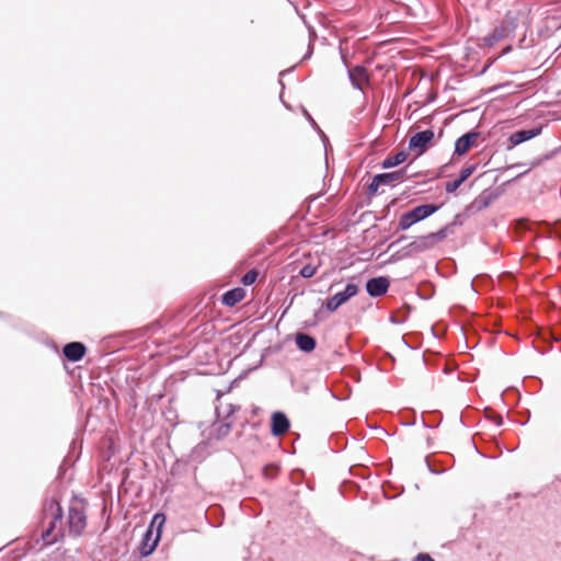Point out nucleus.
<instances>
[{"mask_svg": "<svg viewBox=\"0 0 561 561\" xmlns=\"http://www.w3.org/2000/svg\"><path fill=\"white\" fill-rule=\"evenodd\" d=\"M89 503L77 495H73L68 505V516L64 523V510L60 505V496L55 493L46 497L39 515L38 526H87V513Z\"/></svg>", "mask_w": 561, "mask_h": 561, "instance_id": "nucleus-1", "label": "nucleus"}, {"mask_svg": "<svg viewBox=\"0 0 561 561\" xmlns=\"http://www.w3.org/2000/svg\"><path fill=\"white\" fill-rule=\"evenodd\" d=\"M450 226H444L436 232L415 237L411 242L396 251L389 262H398L433 249L437 243L447 238Z\"/></svg>", "mask_w": 561, "mask_h": 561, "instance_id": "nucleus-2", "label": "nucleus"}, {"mask_svg": "<svg viewBox=\"0 0 561 561\" xmlns=\"http://www.w3.org/2000/svg\"><path fill=\"white\" fill-rule=\"evenodd\" d=\"M439 208V205L431 203L419 205L409 211L403 213L399 218L396 232L410 229L413 225L434 215Z\"/></svg>", "mask_w": 561, "mask_h": 561, "instance_id": "nucleus-3", "label": "nucleus"}, {"mask_svg": "<svg viewBox=\"0 0 561 561\" xmlns=\"http://www.w3.org/2000/svg\"><path fill=\"white\" fill-rule=\"evenodd\" d=\"M517 27V19L507 13L501 25L495 26L491 33L483 37V43L488 47L494 46L496 43L513 33Z\"/></svg>", "mask_w": 561, "mask_h": 561, "instance_id": "nucleus-4", "label": "nucleus"}, {"mask_svg": "<svg viewBox=\"0 0 561 561\" xmlns=\"http://www.w3.org/2000/svg\"><path fill=\"white\" fill-rule=\"evenodd\" d=\"M162 528H146L139 542V553L142 558L150 556L161 539Z\"/></svg>", "mask_w": 561, "mask_h": 561, "instance_id": "nucleus-5", "label": "nucleus"}, {"mask_svg": "<svg viewBox=\"0 0 561 561\" xmlns=\"http://www.w3.org/2000/svg\"><path fill=\"white\" fill-rule=\"evenodd\" d=\"M358 286L354 283H348L344 290L334 294L325 302V308L330 312L336 311L341 306L346 304L352 297L357 295Z\"/></svg>", "mask_w": 561, "mask_h": 561, "instance_id": "nucleus-6", "label": "nucleus"}, {"mask_svg": "<svg viewBox=\"0 0 561 561\" xmlns=\"http://www.w3.org/2000/svg\"><path fill=\"white\" fill-rule=\"evenodd\" d=\"M502 194L499 187H489L483 190L470 204L469 208L474 211H481L488 208L494 201H496Z\"/></svg>", "mask_w": 561, "mask_h": 561, "instance_id": "nucleus-7", "label": "nucleus"}, {"mask_svg": "<svg viewBox=\"0 0 561 561\" xmlns=\"http://www.w3.org/2000/svg\"><path fill=\"white\" fill-rule=\"evenodd\" d=\"M542 133V125L535 126L529 129H519L512 133L507 139L506 149L512 150L514 147L524 144Z\"/></svg>", "mask_w": 561, "mask_h": 561, "instance_id": "nucleus-8", "label": "nucleus"}, {"mask_svg": "<svg viewBox=\"0 0 561 561\" xmlns=\"http://www.w3.org/2000/svg\"><path fill=\"white\" fill-rule=\"evenodd\" d=\"M435 134L432 129H425L415 133L409 140L410 150H419V154H423L430 148Z\"/></svg>", "mask_w": 561, "mask_h": 561, "instance_id": "nucleus-9", "label": "nucleus"}, {"mask_svg": "<svg viewBox=\"0 0 561 561\" xmlns=\"http://www.w3.org/2000/svg\"><path fill=\"white\" fill-rule=\"evenodd\" d=\"M342 59L345 67L347 68V76L352 87L363 92V83L369 82V73L366 67L356 65L355 67L350 68L344 56H342Z\"/></svg>", "mask_w": 561, "mask_h": 561, "instance_id": "nucleus-10", "label": "nucleus"}, {"mask_svg": "<svg viewBox=\"0 0 561 561\" xmlns=\"http://www.w3.org/2000/svg\"><path fill=\"white\" fill-rule=\"evenodd\" d=\"M366 291L373 298H378L387 294L390 287V279L387 276L371 277L366 282Z\"/></svg>", "mask_w": 561, "mask_h": 561, "instance_id": "nucleus-11", "label": "nucleus"}, {"mask_svg": "<svg viewBox=\"0 0 561 561\" xmlns=\"http://www.w3.org/2000/svg\"><path fill=\"white\" fill-rule=\"evenodd\" d=\"M290 428L288 416L282 411H275L271 416L270 432L273 436H283Z\"/></svg>", "mask_w": 561, "mask_h": 561, "instance_id": "nucleus-12", "label": "nucleus"}, {"mask_svg": "<svg viewBox=\"0 0 561 561\" xmlns=\"http://www.w3.org/2000/svg\"><path fill=\"white\" fill-rule=\"evenodd\" d=\"M480 133L477 130H470L463 135H461L455 141L454 154L463 156L466 154L473 146Z\"/></svg>", "mask_w": 561, "mask_h": 561, "instance_id": "nucleus-13", "label": "nucleus"}, {"mask_svg": "<svg viewBox=\"0 0 561 561\" xmlns=\"http://www.w3.org/2000/svg\"><path fill=\"white\" fill-rule=\"evenodd\" d=\"M87 353V346L82 342H69L62 347L64 357L72 363L81 360Z\"/></svg>", "mask_w": 561, "mask_h": 561, "instance_id": "nucleus-14", "label": "nucleus"}, {"mask_svg": "<svg viewBox=\"0 0 561 561\" xmlns=\"http://www.w3.org/2000/svg\"><path fill=\"white\" fill-rule=\"evenodd\" d=\"M295 343L299 351L304 353H311L317 347V340L307 333L297 332L295 334Z\"/></svg>", "mask_w": 561, "mask_h": 561, "instance_id": "nucleus-15", "label": "nucleus"}, {"mask_svg": "<svg viewBox=\"0 0 561 561\" xmlns=\"http://www.w3.org/2000/svg\"><path fill=\"white\" fill-rule=\"evenodd\" d=\"M245 296V290L241 287H234L227 290L221 296V304L227 307H233L240 302Z\"/></svg>", "mask_w": 561, "mask_h": 561, "instance_id": "nucleus-16", "label": "nucleus"}, {"mask_svg": "<svg viewBox=\"0 0 561 561\" xmlns=\"http://www.w3.org/2000/svg\"><path fill=\"white\" fill-rule=\"evenodd\" d=\"M62 528H45L41 534V540L43 541V547L51 546L56 543L59 538L64 536L61 533Z\"/></svg>", "mask_w": 561, "mask_h": 561, "instance_id": "nucleus-17", "label": "nucleus"}, {"mask_svg": "<svg viewBox=\"0 0 561 561\" xmlns=\"http://www.w3.org/2000/svg\"><path fill=\"white\" fill-rule=\"evenodd\" d=\"M408 159V152L405 150H401L393 156H388L381 162L382 169H391L401 163H403Z\"/></svg>", "mask_w": 561, "mask_h": 561, "instance_id": "nucleus-18", "label": "nucleus"}, {"mask_svg": "<svg viewBox=\"0 0 561 561\" xmlns=\"http://www.w3.org/2000/svg\"><path fill=\"white\" fill-rule=\"evenodd\" d=\"M231 422H228V420L217 419V421L213 424L214 431L216 433V438L222 439L231 431Z\"/></svg>", "mask_w": 561, "mask_h": 561, "instance_id": "nucleus-19", "label": "nucleus"}, {"mask_svg": "<svg viewBox=\"0 0 561 561\" xmlns=\"http://www.w3.org/2000/svg\"><path fill=\"white\" fill-rule=\"evenodd\" d=\"M161 328L159 322H153L149 325L136 329L134 331L127 332L128 335H130L131 340H140L146 337L148 332H156V330H159Z\"/></svg>", "mask_w": 561, "mask_h": 561, "instance_id": "nucleus-20", "label": "nucleus"}, {"mask_svg": "<svg viewBox=\"0 0 561 561\" xmlns=\"http://www.w3.org/2000/svg\"><path fill=\"white\" fill-rule=\"evenodd\" d=\"M238 410H240L239 405L228 403V404H220V405L216 407L215 412H216L217 419L228 420Z\"/></svg>", "mask_w": 561, "mask_h": 561, "instance_id": "nucleus-21", "label": "nucleus"}, {"mask_svg": "<svg viewBox=\"0 0 561 561\" xmlns=\"http://www.w3.org/2000/svg\"><path fill=\"white\" fill-rule=\"evenodd\" d=\"M405 169H400L397 171L378 173V180L381 181L383 185H388L394 181L401 180L405 175Z\"/></svg>", "mask_w": 561, "mask_h": 561, "instance_id": "nucleus-22", "label": "nucleus"}, {"mask_svg": "<svg viewBox=\"0 0 561 561\" xmlns=\"http://www.w3.org/2000/svg\"><path fill=\"white\" fill-rule=\"evenodd\" d=\"M404 491L403 486H397L391 482H385L382 484V493L387 499H396Z\"/></svg>", "mask_w": 561, "mask_h": 561, "instance_id": "nucleus-23", "label": "nucleus"}, {"mask_svg": "<svg viewBox=\"0 0 561 561\" xmlns=\"http://www.w3.org/2000/svg\"><path fill=\"white\" fill-rule=\"evenodd\" d=\"M259 276V271L256 268L249 270L243 276L241 277V283L244 286H250L255 283Z\"/></svg>", "mask_w": 561, "mask_h": 561, "instance_id": "nucleus-24", "label": "nucleus"}, {"mask_svg": "<svg viewBox=\"0 0 561 561\" xmlns=\"http://www.w3.org/2000/svg\"><path fill=\"white\" fill-rule=\"evenodd\" d=\"M378 174L373 176L371 182L367 186L366 194L368 197H373L378 193V188L380 185H383L380 180H378Z\"/></svg>", "mask_w": 561, "mask_h": 561, "instance_id": "nucleus-25", "label": "nucleus"}, {"mask_svg": "<svg viewBox=\"0 0 561 561\" xmlns=\"http://www.w3.org/2000/svg\"><path fill=\"white\" fill-rule=\"evenodd\" d=\"M278 466L275 465V463H268V465H265L263 467V477L265 479H274V477L277 474L278 472Z\"/></svg>", "mask_w": 561, "mask_h": 561, "instance_id": "nucleus-26", "label": "nucleus"}, {"mask_svg": "<svg viewBox=\"0 0 561 561\" xmlns=\"http://www.w3.org/2000/svg\"><path fill=\"white\" fill-rule=\"evenodd\" d=\"M477 167L476 164L467 165L465 167L459 175L457 176L462 183H465L476 171Z\"/></svg>", "mask_w": 561, "mask_h": 561, "instance_id": "nucleus-27", "label": "nucleus"}, {"mask_svg": "<svg viewBox=\"0 0 561 561\" xmlns=\"http://www.w3.org/2000/svg\"><path fill=\"white\" fill-rule=\"evenodd\" d=\"M317 266L314 265H311V264H306L305 266H302L299 271V275L302 277V278H310L312 277L316 273H317Z\"/></svg>", "mask_w": 561, "mask_h": 561, "instance_id": "nucleus-28", "label": "nucleus"}, {"mask_svg": "<svg viewBox=\"0 0 561 561\" xmlns=\"http://www.w3.org/2000/svg\"><path fill=\"white\" fill-rule=\"evenodd\" d=\"M485 416L486 419L493 421L496 424V426L503 425V417L500 414L495 413L493 410L486 409Z\"/></svg>", "mask_w": 561, "mask_h": 561, "instance_id": "nucleus-29", "label": "nucleus"}, {"mask_svg": "<svg viewBox=\"0 0 561 561\" xmlns=\"http://www.w3.org/2000/svg\"><path fill=\"white\" fill-rule=\"evenodd\" d=\"M425 463L427 466L428 471L433 474H442L446 471L445 468H438V465L433 463L428 456L425 457Z\"/></svg>", "mask_w": 561, "mask_h": 561, "instance_id": "nucleus-30", "label": "nucleus"}, {"mask_svg": "<svg viewBox=\"0 0 561 561\" xmlns=\"http://www.w3.org/2000/svg\"><path fill=\"white\" fill-rule=\"evenodd\" d=\"M461 184H463V183L457 178L454 181H449L446 183L445 191L448 194H453L460 187Z\"/></svg>", "mask_w": 561, "mask_h": 561, "instance_id": "nucleus-31", "label": "nucleus"}, {"mask_svg": "<svg viewBox=\"0 0 561 561\" xmlns=\"http://www.w3.org/2000/svg\"><path fill=\"white\" fill-rule=\"evenodd\" d=\"M165 515L163 513H156L148 526H164L165 524Z\"/></svg>", "mask_w": 561, "mask_h": 561, "instance_id": "nucleus-32", "label": "nucleus"}, {"mask_svg": "<svg viewBox=\"0 0 561 561\" xmlns=\"http://www.w3.org/2000/svg\"><path fill=\"white\" fill-rule=\"evenodd\" d=\"M304 115L306 116V118L310 123L311 127L313 129H316L318 133H320L323 139H327V136L324 135V133L320 129V127L318 126V124L316 123L313 117L309 114V112L306 108H304Z\"/></svg>", "mask_w": 561, "mask_h": 561, "instance_id": "nucleus-33", "label": "nucleus"}, {"mask_svg": "<svg viewBox=\"0 0 561 561\" xmlns=\"http://www.w3.org/2000/svg\"><path fill=\"white\" fill-rule=\"evenodd\" d=\"M542 160H543L542 158H538V159L531 161L529 164V168L526 171L519 173L516 178H522V176L526 175L531 169L538 167L542 162Z\"/></svg>", "mask_w": 561, "mask_h": 561, "instance_id": "nucleus-34", "label": "nucleus"}, {"mask_svg": "<svg viewBox=\"0 0 561 561\" xmlns=\"http://www.w3.org/2000/svg\"><path fill=\"white\" fill-rule=\"evenodd\" d=\"M462 225V219H461V215L460 214H457L453 220L451 224H448L447 226H450V229L448 231V234L449 233H453L454 232V227L455 226H460Z\"/></svg>", "mask_w": 561, "mask_h": 561, "instance_id": "nucleus-35", "label": "nucleus"}, {"mask_svg": "<svg viewBox=\"0 0 561 561\" xmlns=\"http://www.w3.org/2000/svg\"><path fill=\"white\" fill-rule=\"evenodd\" d=\"M412 561H435L428 553L420 552L417 553Z\"/></svg>", "mask_w": 561, "mask_h": 561, "instance_id": "nucleus-36", "label": "nucleus"}, {"mask_svg": "<svg viewBox=\"0 0 561 561\" xmlns=\"http://www.w3.org/2000/svg\"><path fill=\"white\" fill-rule=\"evenodd\" d=\"M390 321L394 324H400V323H403L405 321V318H402V319H398L394 314H391L390 316Z\"/></svg>", "mask_w": 561, "mask_h": 561, "instance_id": "nucleus-37", "label": "nucleus"}, {"mask_svg": "<svg viewBox=\"0 0 561 561\" xmlns=\"http://www.w3.org/2000/svg\"><path fill=\"white\" fill-rule=\"evenodd\" d=\"M311 55H312V44H309V46H308V51L306 53V55L302 57V59H301V60H307V59H309V58L311 57Z\"/></svg>", "mask_w": 561, "mask_h": 561, "instance_id": "nucleus-38", "label": "nucleus"}, {"mask_svg": "<svg viewBox=\"0 0 561 561\" xmlns=\"http://www.w3.org/2000/svg\"><path fill=\"white\" fill-rule=\"evenodd\" d=\"M408 239V236L401 234L397 240H394V243H401L404 242V240Z\"/></svg>", "mask_w": 561, "mask_h": 561, "instance_id": "nucleus-39", "label": "nucleus"}, {"mask_svg": "<svg viewBox=\"0 0 561 561\" xmlns=\"http://www.w3.org/2000/svg\"><path fill=\"white\" fill-rule=\"evenodd\" d=\"M423 424H424V426H425V427H427V428H434V427H436V426H437V424H428V423L425 421V419H424V417H423Z\"/></svg>", "mask_w": 561, "mask_h": 561, "instance_id": "nucleus-40", "label": "nucleus"}, {"mask_svg": "<svg viewBox=\"0 0 561 561\" xmlns=\"http://www.w3.org/2000/svg\"><path fill=\"white\" fill-rule=\"evenodd\" d=\"M355 470H364V468H362L359 466H355V467H351V469H350L352 474H355Z\"/></svg>", "mask_w": 561, "mask_h": 561, "instance_id": "nucleus-41", "label": "nucleus"}, {"mask_svg": "<svg viewBox=\"0 0 561 561\" xmlns=\"http://www.w3.org/2000/svg\"><path fill=\"white\" fill-rule=\"evenodd\" d=\"M320 313H321V310H317V311L314 312V318H316V320H314V322H313V323H311L310 325H314V324L319 321L318 317H319V314H320Z\"/></svg>", "mask_w": 561, "mask_h": 561, "instance_id": "nucleus-42", "label": "nucleus"}, {"mask_svg": "<svg viewBox=\"0 0 561 561\" xmlns=\"http://www.w3.org/2000/svg\"><path fill=\"white\" fill-rule=\"evenodd\" d=\"M472 445L477 451V454H479L480 456L484 457V455L478 449V447L476 446L474 442H472Z\"/></svg>", "mask_w": 561, "mask_h": 561, "instance_id": "nucleus-43", "label": "nucleus"}, {"mask_svg": "<svg viewBox=\"0 0 561 561\" xmlns=\"http://www.w3.org/2000/svg\"><path fill=\"white\" fill-rule=\"evenodd\" d=\"M399 243H394V241H392L389 245H388V250H391L393 247H398Z\"/></svg>", "mask_w": 561, "mask_h": 561, "instance_id": "nucleus-44", "label": "nucleus"}, {"mask_svg": "<svg viewBox=\"0 0 561 561\" xmlns=\"http://www.w3.org/2000/svg\"><path fill=\"white\" fill-rule=\"evenodd\" d=\"M520 165H523V163H514V164L510 165L508 168H517V167H520Z\"/></svg>", "mask_w": 561, "mask_h": 561, "instance_id": "nucleus-45", "label": "nucleus"}, {"mask_svg": "<svg viewBox=\"0 0 561 561\" xmlns=\"http://www.w3.org/2000/svg\"><path fill=\"white\" fill-rule=\"evenodd\" d=\"M432 294H433V293H430V294H427V295H425V294H421V296H422L423 298H426V299H427V298H430V297L432 296Z\"/></svg>", "mask_w": 561, "mask_h": 561, "instance_id": "nucleus-46", "label": "nucleus"}, {"mask_svg": "<svg viewBox=\"0 0 561 561\" xmlns=\"http://www.w3.org/2000/svg\"><path fill=\"white\" fill-rule=\"evenodd\" d=\"M75 529H76L75 535H76V536H80V535H81L80 528H75Z\"/></svg>", "mask_w": 561, "mask_h": 561, "instance_id": "nucleus-47", "label": "nucleus"}, {"mask_svg": "<svg viewBox=\"0 0 561 561\" xmlns=\"http://www.w3.org/2000/svg\"><path fill=\"white\" fill-rule=\"evenodd\" d=\"M291 71V69H288V70H285V71H280L279 76H284L285 73Z\"/></svg>", "mask_w": 561, "mask_h": 561, "instance_id": "nucleus-48", "label": "nucleus"}, {"mask_svg": "<svg viewBox=\"0 0 561 561\" xmlns=\"http://www.w3.org/2000/svg\"><path fill=\"white\" fill-rule=\"evenodd\" d=\"M386 242H387V239H383V241H381L380 243H381V245H385Z\"/></svg>", "mask_w": 561, "mask_h": 561, "instance_id": "nucleus-49", "label": "nucleus"}, {"mask_svg": "<svg viewBox=\"0 0 561 561\" xmlns=\"http://www.w3.org/2000/svg\"><path fill=\"white\" fill-rule=\"evenodd\" d=\"M386 242H387V239H383V241H381L380 243H381V245H385Z\"/></svg>", "mask_w": 561, "mask_h": 561, "instance_id": "nucleus-50", "label": "nucleus"}, {"mask_svg": "<svg viewBox=\"0 0 561 561\" xmlns=\"http://www.w3.org/2000/svg\"><path fill=\"white\" fill-rule=\"evenodd\" d=\"M386 242H387V239H383V241H381L380 243H381V245H385Z\"/></svg>", "mask_w": 561, "mask_h": 561, "instance_id": "nucleus-51", "label": "nucleus"}, {"mask_svg": "<svg viewBox=\"0 0 561 561\" xmlns=\"http://www.w3.org/2000/svg\"><path fill=\"white\" fill-rule=\"evenodd\" d=\"M471 287L474 290V294H478V290L474 289L473 284H471Z\"/></svg>", "mask_w": 561, "mask_h": 561, "instance_id": "nucleus-52", "label": "nucleus"}, {"mask_svg": "<svg viewBox=\"0 0 561 561\" xmlns=\"http://www.w3.org/2000/svg\"><path fill=\"white\" fill-rule=\"evenodd\" d=\"M294 298H295V296H294L293 298H290V302H289V306H290V305L293 304V301H294Z\"/></svg>", "mask_w": 561, "mask_h": 561, "instance_id": "nucleus-53", "label": "nucleus"}, {"mask_svg": "<svg viewBox=\"0 0 561 561\" xmlns=\"http://www.w3.org/2000/svg\"><path fill=\"white\" fill-rule=\"evenodd\" d=\"M4 317V313L2 311H0V318H3Z\"/></svg>", "mask_w": 561, "mask_h": 561, "instance_id": "nucleus-54", "label": "nucleus"}]
</instances>
